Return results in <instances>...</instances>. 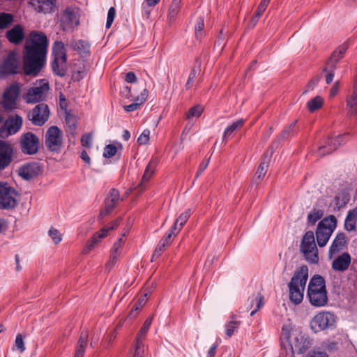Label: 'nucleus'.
Returning a JSON list of instances; mask_svg holds the SVG:
<instances>
[{"label":"nucleus","instance_id":"19","mask_svg":"<svg viewBox=\"0 0 357 357\" xmlns=\"http://www.w3.org/2000/svg\"><path fill=\"white\" fill-rule=\"evenodd\" d=\"M13 154L12 145L8 142L0 140V171L10 164Z\"/></svg>","mask_w":357,"mask_h":357},{"label":"nucleus","instance_id":"56","mask_svg":"<svg viewBox=\"0 0 357 357\" xmlns=\"http://www.w3.org/2000/svg\"><path fill=\"white\" fill-rule=\"evenodd\" d=\"M82 145L84 147L89 148L92 144L91 133L84 134L81 138Z\"/></svg>","mask_w":357,"mask_h":357},{"label":"nucleus","instance_id":"44","mask_svg":"<svg viewBox=\"0 0 357 357\" xmlns=\"http://www.w3.org/2000/svg\"><path fill=\"white\" fill-rule=\"evenodd\" d=\"M181 0H172L169 8L168 17L174 19L178 14L180 9Z\"/></svg>","mask_w":357,"mask_h":357},{"label":"nucleus","instance_id":"54","mask_svg":"<svg viewBox=\"0 0 357 357\" xmlns=\"http://www.w3.org/2000/svg\"><path fill=\"white\" fill-rule=\"evenodd\" d=\"M15 346L16 347L17 349L20 353L24 352L25 350V347H24V341L22 339V336L20 333L17 334L16 336Z\"/></svg>","mask_w":357,"mask_h":357},{"label":"nucleus","instance_id":"10","mask_svg":"<svg viewBox=\"0 0 357 357\" xmlns=\"http://www.w3.org/2000/svg\"><path fill=\"white\" fill-rule=\"evenodd\" d=\"M17 191L7 183L0 181V209L11 210L16 207Z\"/></svg>","mask_w":357,"mask_h":357},{"label":"nucleus","instance_id":"15","mask_svg":"<svg viewBox=\"0 0 357 357\" xmlns=\"http://www.w3.org/2000/svg\"><path fill=\"white\" fill-rule=\"evenodd\" d=\"M349 135V133H344L339 135L335 138L328 137L324 144L319 147L318 154L320 156H325L335 151L340 146L346 142L345 138Z\"/></svg>","mask_w":357,"mask_h":357},{"label":"nucleus","instance_id":"27","mask_svg":"<svg viewBox=\"0 0 357 357\" xmlns=\"http://www.w3.org/2000/svg\"><path fill=\"white\" fill-rule=\"evenodd\" d=\"M357 207L349 210L344 220V228L348 232L354 231L357 227Z\"/></svg>","mask_w":357,"mask_h":357},{"label":"nucleus","instance_id":"41","mask_svg":"<svg viewBox=\"0 0 357 357\" xmlns=\"http://www.w3.org/2000/svg\"><path fill=\"white\" fill-rule=\"evenodd\" d=\"M14 20V16L11 13H0V29L8 28Z\"/></svg>","mask_w":357,"mask_h":357},{"label":"nucleus","instance_id":"49","mask_svg":"<svg viewBox=\"0 0 357 357\" xmlns=\"http://www.w3.org/2000/svg\"><path fill=\"white\" fill-rule=\"evenodd\" d=\"M191 215L190 209L182 213L176 220V222L180 226V229L183 227Z\"/></svg>","mask_w":357,"mask_h":357},{"label":"nucleus","instance_id":"24","mask_svg":"<svg viewBox=\"0 0 357 357\" xmlns=\"http://www.w3.org/2000/svg\"><path fill=\"white\" fill-rule=\"evenodd\" d=\"M351 257L349 252H343L332 262V268L335 271L344 272L351 264Z\"/></svg>","mask_w":357,"mask_h":357},{"label":"nucleus","instance_id":"25","mask_svg":"<svg viewBox=\"0 0 357 357\" xmlns=\"http://www.w3.org/2000/svg\"><path fill=\"white\" fill-rule=\"evenodd\" d=\"M56 0H31L30 4L38 13H52L56 7Z\"/></svg>","mask_w":357,"mask_h":357},{"label":"nucleus","instance_id":"4","mask_svg":"<svg viewBox=\"0 0 357 357\" xmlns=\"http://www.w3.org/2000/svg\"><path fill=\"white\" fill-rule=\"evenodd\" d=\"M337 225V220L334 215H329L318 223L316 229V238L318 245L324 247Z\"/></svg>","mask_w":357,"mask_h":357},{"label":"nucleus","instance_id":"37","mask_svg":"<svg viewBox=\"0 0 357 357\" xmlns=\"http://www.w3.org/2000/svg\"><path fill=\"white\" fill-rule=\"evenodd\" d=\"M245 120L243 119H238L234 122H233L230 126H229L223 133L222 141L225 144L227 140V137L230 136L233 132H234L237 128L242 127L244 125Z\"/></svg>","mask_w":357,"mask_h":357},{"label":"nucleus","instance_id":"48","mask_svg":"<svg viewBox=\"0 0 357 357\" xmlns=\"http://www.w3.org/2000/svg\"><path fill=\"white\" fill-rule=\"evenodd\" d=\"M204 29V20L203 17H199L197 19L195 25V36L197 38H201L202 36V31Z\"/></svg>","mask_w":357,"mask_h":357},{"label":"nucleus","instance_id":"6","mask_svg":"<svg viewBox=\"0 0 357 357\" xmlns=\"http://www.w3.org/2000/svg\"><path fill=\"white\" fill-rule=\"evenodd\" d=\"M22 84L13 82L5 88L1 105L6 112H13L17 108V101L21 93Z\"/></svg>","mask_w":357,"mask_h":357},{"label":"nucleus","instance_id":"36","mask_svg":"<svg viewBox=\"0 0 357 357\" xmlns=\"http://www.w3.org/2000/svg\"><path fill=\"white\" fill-rule=\"evenodd\" d=\"M65 121L67 126L66 132L70 135H74L77 130V120L76 116L72 114L70 112H66V114H65Z\"/></svg>","mask_w":357,"mask_h":357},{"label":"nucleus","instance_id":"22","mask_svg":"<svg viewBox=\"0 0 357 357\" xmlns=\"http://www.w3.org/2000/svg\"><path fill=\"white\" fill-rule=\"evenodd\" d=\"M158 163V160L156 158H152L149 161L143 174L142 182L139 183L136 188H135V189L137 190L138 193H142L145 190L146 186L144 183L149 181L155 170Z\"/></svg>","mask_w":357,"mask_h":357},{"label":"nucleus","instance_id":"52","mask_svg":"<svg viewBox=\"0 0 357 357\" xmlns=\"http://www.w3.org/2000/svg\"><path fill=\"white\" fill-rule=\"evenodd\" d=\"M149 135L150 131L149 130H144L142 134L139 136L137 139V143L139 145H145L149 142Z\"/></svg>","mask_w":357,"mask_h":357},{"label":"nucleus","instance_id":"7","mask_svg":"<svg viewBox=\"0 0 357 357\" xmlns=\"http://www.w3.org/2000/svg\"><path fill=\"white\" fill-rule=\"evenodd\" d=\"M81 10L76 6H67L61 13L60 24L63 31L73 30L79 25Z\"/></svg>","mask_w":357,"mask_h":357},{"label":"nucleus","instance_id":"47","mask_svg":"<svg viewBox=\"0 0 357 357\" xmlns=\"http://www.w3.org/2000/svg\"><path fill=\"white\" fill-rule=\"evenodd\" d=\"M134 354L132 357H144V344L138 340L134 344Z\"/></svg>","mask_w":357,"mask_h":357},{"label":"nucleus","instance_id":"38","mask_svg":"<svg viewBox=\"0 0 357 357\" xmlns=\"http://www.w3.org/2000/svg\"><path fill=\"white\" fill-rule=\"evenodd\" d=\"M152 321H153V316H149V317L146 318V319L145 320V321L143 324V326L140 328L139 333H137V335L135 337V342H137V340H138L142 343H144L143 337H145V335H146V333L151 325Z\"/></svg>","mask_w":357,"mask_h":357},{"label":"nucleus","instance_id":"17","mask_svg":"<svg viewBox=\"0 0 357 357\" xmlns=\"http://www.w3.org/2000/svg\"><path fill=\"white\" fill-rule=\"evenodd\" d=\"M119 200V191L116 188H112L104 201V207L100 212L98 220L103 219L105 216L109 215L118 205Z\"/></svg>","mask_w":357,"mask_h":357},{"label":"nucleus","instance_id":"14","mask_svg":"<svg viewBox=\"0 0 357 357\" xmlns=\"http://www.w3.org/2000/svg\"><path fill=\"white\" fill-rule=\"evenodd\" d=\"M50 113L48 105L40 103L28 114V119L34 126H42L47 121Z\"/></svg>","mask_w":357,"mask_h":357},{"label":"nucleus","instance_id":"35","mask_svg":"<svg viewBox=\"0 0 357 357\" xmlns=\"http://www.w3.org/2000/svg\"><path fill=\"white\" fill-rule=\"evenodd\" d=\"M73 50L77 51L79 54L89 55L90 54V44L84 40H78L71 44Z\"/></svg>","mask_w":357,"mask_h":357},{"label":"nucleus","instance_id":"60","mask_svg":"<svg viewBox=\"0 0 357 357\" xmlns=\"http://www.w3.org/2000/svg\"><path fill=\"white\" fill-rule=\"evenodd\" d=\"M209 160L210 158L208 159H206L204 160H203L200 164H199V170L198 172H197V174H196V176H195V178H198L200 174L206 169V168L208 167V163H209Z\"/></svg>","mask_w":357,"mask_h":357},{"label":"nucleus","instance_id":"33","mask_svg":"<svg viewBox=\"0 0 357 357\" xmlns=\"http://www.w3.org/2000/svg\"><path fill=\"white\" fill-rule=\"evenodd\" d=\"M22 123V118L17 114H16L15 117L10 119L9 121L6 122L8 134L13 135L17 132L20 130Z\"/></svg>","mask_w":357,"mask_h":357},{"label":"nucleus","instance_id":"5","mask_svg":"<svg viewBox=\"0 0 357 357\" xmlns=\"http://www.w3.org/2000/svg\"><path fill=\"white\" fill-rule=\"evenodd\" d=\"M300 250L309 263L316 264L319 262L318 250L312 231L310 230L304 234L301 242Z\"/></svg>","mask_w":357,"mask_h":357},{"label":"nucleus","instance_id":"64","mask_svg":"<svg viewBox=\"0 0 357 357\" xmlns=\"http://www.w3.org/2000/svg\"><path fill=\"white\" fill-rule=\"evenodd\" d=\"M306 357H328V354L325 352H309Z\"/></svg>","mask_w":357,"mask_h":357},{"label":"nucleus","instance_id":"16","mask_svg":"<svg viewBox=\"0 0 357 357\" xmlns=\"http://www.w3.org/2000/svg\"><path fill=\"white\" fill-rule=\"evenodd\" d=\"M50 89L49 83L45 82L39 86L31 87L23 95L26 103H36L45 99V92Z\"/></svg>","mask_w":357,"mask_h":357},{"label":"nucleus","instance_id":"31","mask_svg":"<svg viewBox=\"0 0 357 357\" xmlns=\"http://www.w3.org/2000/svg\"><path fill=\"white\" fill-rule=\"evenodd\" d=\"M349 200V193L345 190L340 191L334 197V202L335 204V210L340 211L342 208L346 206Z\"/></svg>","mask_w":357,"mask_h":357},{"label":"nucleus","instance_id":"23","mask_svg":"<svg viewBox=\"0 0 357 357\" xmlns=\"http://www.w3.org/2000/svg\"><path fill=\"white\" fill-rule=\"evenodd\" d=\"M349 45L347 43H343L342 45L338 47L331 54V57L326 63V67L324 68V71L326 72L329 68L331 69L336 68V64L343 57L344 53L348 49Z\"/></svg>","mask_w":357,"mask_h":357},{"label":"nucleus","instance_id":"1","mask_svg":"<svg viewBox=\"0 0 357 357\" xmlns=\"http://www.w3.org/2000/svg\"><path fill=\"white\" fill-rule=\"evenodd\" d=\"M49 40L45 33L32 31L23 50V70L26 76H37L45 67Z\"/></svg>","mask_w":357,"mask_h":357},{"label":"nucleus","instance_id":"57","mask_svg":"<svg viewBox=\"0 0 357 357\" xmlns=\"http://www.w3.org/2000/svg\"><path fill=\"white\" fill-rule=\"evenodd\" d=\"M149 96V91L146 89H144L140 93L139 96H138L135 99V102H138V104H140V106L145 102Z\"/></svg>","mask_w":357,"mask_h":357},{"label":"nucleus","instance_id":"20","mask_svg":"<svg viewBox=\"0 0 357 357\" xmlns=\"http://www.w3.org/2000/svg\"><path fill=\"white\" fill-rule=\"evenodd\" d=\"M5 37L8 41L13 45H20L25 38L24 27L21 24H15L11 29L6 31Z\"/></svg>","mask_w":357,"mask_h":357},{"label":"nucleus","instance_id":"42","mask_svg":"<svg viewBox=\"0 0 357 357\" xmlns=\"http://www.w3.org/2000/svg\"><path fill=\"white\" fill-rule=\"evenodd\" d=\"M323 102V98L317 96L307 102V109L310 112H314L322 107Z\"/></svg>","mask_w":357,"mask_h":357},{"label":"nucleus","instance_id":"62","mask_svg":"<svg viewBox=\"0 0 357 357\" xmlns=\"http://www.w3.org/2000/svg\"><path fill=\"white\" fill-rule=\"evenodd\" d=\"M125 80L128 83H135L137 81L136 75L133 72H128L126 75Z\"/></svg>","mask_w":357,"mask_h":357},{"label":"nucleus","instance_id":"58","mask_svg":"<svg viewBox=\"0 0 357 357\" xmlns=\"http://www.w3.org/2000/svg\"><path fill=\"white\" fill-rule=\"evenodd\" d=\"M119 256L110 253L109 259L105 264V269L109 271L114 266Z\"/></svg>","mask_w":357,"mask_h":357},{"label":"nucleus","instance_id":"39","mask_svg":"<svg viewBox=\"0 0 357 357\" xmlns=\"http://www.w3.org/2000/svg\"><path fill=\"white\" fill-rule=\"evenodd\" d=\"M149 293H145L138 299V301L133 305L131 311L130 312L129 317L131 318L135 317L138 311L146 304Z\"/></svg>","mask_w":357,"mask_h":357},{"label":"nucleus","instance_id":"12","mask_svg":"<svg viewBox=\"0 0 357 357\" xmlns=\"http://www.w3.org/2000/svg\"><path fill=\"white\" fill-rule=\"evenodd\" d=\"M122 218L118 217L115 220L111 222L107 225L101 229L99 231L96 232L92 237L88 241L84 249V252H90L96 245H97L102 239L105 238L109 231L114 229L121 222Z\"/></svg>","mask_w":357,"mask_h":357},{"label":"nucleus","instance_id":"13","mask_svg":"<svg viewBox=\"0 0 357 357\" xmlns=\"http://www.w3.org/2000/svg\"><path fill=\"white\" fill-rule=\"evenodd\" d=\"M62 131L57 126L50 127L45 134V145L50 151H59L62 146Z\"/></svg>","mask_w":357,"mask_h":357},{"label":"nucleus","instance_id":"50","mask_svg":"<svg viewBox=\"0 0 357 357\" xmlns=\"http://www.w3.org/2000/svg\"><path fill=\"white\" fill-rule=\"evenodd\" d=\"M197 70L193 68L191 70H190V75H189V77H188V79L187 80V82L185 85V88L186 90H189L192 88V85H193V83H194V81L197 77Z\"/></svg>","mask_w":357,"mask_h":357},{"label":"nucleus","instance_id":"43","mask_svg":"<svg viewBox=\"0 0 357 357\" xmlns=\"http://www.w3.org/2000/svg\"><path fill=\"white\" fill-rule=\"evenodd\" d=\"M204 112V107L201 105H196L190 107L185 114V119L190 120L192 118H199Z\"/></svg>","mask_w":357,"mask_h":357},{"label":"nucleus","instance_id":"29","mask_svg":"<svg viewBox=\"0 0 357 357\" xmlns=\"http://www.w3.org/2000/svg\"><path fill=\"white\" fill-rule=\"evenodd\" d=\"M272 154L273 151H271L270 153H268V151H266V153H264L262 160L256 172V175L258 179H262L264 177L267 172V169L268 167L269 162L271 160Z\"/></svg>","mask_w":357,"mask_h":357},{"label":"nucleus","instance_id":"21","mask_svg":"<svg viewBox=\"0 0 357 357\" xmlns=\"http://www.w3.org/2000/svg\"><path fill=\"white\" fill-rule=\"evenodd\" d=\"M347 241L346 234L342 231L338 232L329 248V257L332 258L333 255L343 250L345 248H347Z\"/></svg>","mask_w":357,"mask_h":357},{"label":"nucleus","instance_id":"40","mask_svg":"<svg viewBox=\"0 0 357 357\" xmlns=\"http://www.w3.org/2000/svg\"><path fill=\"white\" fill-rule=\"evenodd\" d=\"M324 214V212L323 210L313 208L312 211L307 215V224L314 225L318 220L323 218Z\"/></svg>","mask_w":357,"mask_h":357},{"label":"nucleus","instance_id":"46","mask_svg":"<svg viewBox=\"0 0 357 357\" xmlns=\"http://www.w3.org/2000/svg\"><path fill=\"white\" fill-rule=\"evenodd\" d=\"M117 153V148L114 144L106 145L104 148L103 157L105 158H111Z\"/></svg>","mask_w":357,"mask_h":357},{"label":"nucleus","instance_id":"28","mask_svg":"<svg viewBox=\"0 0 357 357\" xmlns=\"http://www.w3.org/2000/svg\"><path fill=\"white\" fill-rule=\"evenodd\" d=\"M296 123L297 121L296 120L282 131L280 135L272 142V144L271 146V151H273L274 148L277 149L280 145L282 142L287 139L290 136L291 133L294 130V128Z\"/></svg>","mask_w":357,"mask_h":357},{"label":"nucleus","instance_id":"63","mask_svg":"<svg viewBox=\"0 0 357 357\" xmlns=\"http://www.w3.org/2000/svg\"><path fill=\"white\" fill-rule=\"evenodd\" d=\"M334 70L335 69L332 70L331 68H329L328 70L326 72L328 73L326 76V82L327 84H330L332 82L334 77Z\"/></svg>","mask_w":357,"mask_h":357},{"label":"nucleus","instance_id":"18","mask_svg":"<svg viewBox=\"0 0 357 357\" xmlns=\"http://www.w3.org/2000/svg\"><path fill=\"white\" fill-rule=\"evenodd\" d=\"M43 172V165L38 162H28L19 169V175L26 181H30Z\"/></svg>","mask_w":357,"mask_h":357},{"label":"nucleus","instance_id":"45","mask_svg":"<svg viewBox=\"0 0 357 357\" xmlns=\"http://www.w3.org/2000/svg\"><path fill=\"white\" fill-rule=\"evenodd\" d=\"M240 324H241V321H238L236 320H232V321H229V323L226 324V325H225L226 335L229 337H231L234 335L235 331L239 327Z\"/></svg>","mask_w":357,"mask_h":357},{"label":"nucleus","instance_id":"3","mask_svg":"<svg viewBox=\"0 0 357 357\" xmlns=\"http://www.w3.org/2000/svg\"><path fill=\"white\" fill-rule=\"evenodd\" d=\"M307 279L308 268L306 265H303L295 271L288 284L289 299L295 305L300 304L303 300V294Z\"/></svg>","mask_w":357,"mask_h":357},{"label":"nucleus","instance_id":"61","mask_svg":"<svg viewBox=\"0 0 357 357\" xmlns=\"http://www.w3.org/2000/svg\"><path fill=\"white\" fill-rule=\"evenodd\" d=\"M172 235L167 233L160 241L161 242V246H166L169 245L172 241Z\"/></svg>","mask_w":357,"mask_h":357},{"label":"nucleus","instance_id":"55","mask_svg":"<svg viewBox=\"0 0 357 357\" xmlns=\"http://www.w3.org/2000/svg\"><path fill=\"white\" fill-rule=\"evenodd\" d=\"M321 79L320 75H317L314 77H313L307 84L306 86V89L303 91V93H306L310 90H312L319 83V80Z\"/></svg>","mask_w":357,"mask_h":357},{"label":"nucleus","instance_id":"32","mask_svg":"<svg viewBox=\"0 0 357 357\" xmlns=\"http://www.w3.org/2000/svg\"><path fill=\"white\" fill-rule=\"evenodd\" d=\"M311 346V340L308 336L301 335L296 338L295 347L298 354L305 353Z\"/></svg>","mask_w":357,"mask_h":357},{"label":"nucleus","instance_id":"11","mask_svg":"<svg viewBox=\"0 0 357 357\" xmlns=\"http://www.w3.org/2000/svg\"><path fill=\"white\" fill-rule=\"evenodd\" d=\"M335 324V317L333 313L322 312L313 317L310 322V327L314 333H318L334 326Z\"/></svg>","mask_w":357,"mask_h":357},{"label":"nucleus","instance_id":"2","mask_svg":"<svg viewBox=\"0 0 357 357\" xmlns=\"http://www.w3.org/2000/svg\"><path fill=\"white\" fill-rule=\"evenodd\" d=\"M307 295L310 303L314 307L325 306L328 301L324 278L320 275H313L308 284Z\"/></svg>","mask_w":357,"mask_h":357},{"label":"nucleus","instance_id":"34","mask_svg":"<svg viewBox=\"0 0 357 357\" xmlns=\"http://www.w3.org/2000/svg\"><path fill=\"white\" fill-rule=\"evenodd\" d=\"M51 68L53 73L60 77H63L66 75L68 71L67 60L57 61L56 64L54 63V61L51 62Z\"/></svg>","mask_w":357,"mask_h":357},{"label":"nucleus","instance_id":"53","mask_svg":"<svg viewBox=\"0 0 357 357\" xmlns=\"http://www.w3.org/2000/svg\"><path fill=\"white\" fill-rule=\"evenodd\" d=\"M116 15V10L114 7H111L107 13L106 28L109 29L111 27Z\"/></svg>","mask_w":357,"mask_h":357},{"label":"nucleus","instance_id":"51","mask_svg":"<svg viewBox=\"0 0 357 357\" xmlns=\"http://www.w3.org/2000/svg\"><path fill=\"white\" fill-rule=\"evenodd\" d=\"M49 235L52 238L55 244H58L61 241V235L60 232L55 228L51 227L49 230Z\"/></svg>","mask_w":357,"mask_h":357},{"label":"nucleus","instance_id":"8","mask_svg":"<svg viewBox=\"0 0 357 357\" xmlns=\"http://www.w3.org/2000/svg\"><path fill=\"white\" fill-rule=\"evenodd\" d=\"M20 73V63L17 53L10 51L0 63V79Z\"/></svg>","mask_w":357,"mask_h":357},{"label":"nucleus","instance_id":"26","mask_svg":"<svg viewBox=\"0 0 357 357\" xmlns=\"http://www.w3.org/2000/svg\"><path fill=\"white\" fill-rule=\"evenodd\" d=\"M52 56L53 57L52 61L56 65L57 61L67 60V52L65 45L61 41H55L52 45Z\"/></svg>","mask_w":357,"mask_h":357},{"label":"nucleus","instance_id":"59","mask_svg":"<svg viewBox=\"0 0 357 357\" xmlns=\"http://www.w3.org/2000/svg\"><path fill=\"white\" fill-rule=\"evenodd\" d=\"M59 106L61 110L64 111V113L66 114V112H69L68 110V100L65 98L64 95L62 93L59 96Z\"/></svg>","mask_w":357,"mask_h":357},{"label":"nucleus","instance_id":"9","mask_svg":"<svg viewBox=\"0 0 357 357\" xmlns=\"http://www.w3.org/2000/svg\"><path fill=\"white\" fill-rule=\"evenodd\" d=\"M19 146L21 152L24 155H35L40 148V139L32 132H24L20 137Z\"/></svg>","mask_w":357,"mask_h":357},{"label":"nucleus","instance_id":"30","mask_svg":"<svg viewBox=\"0 0 357 357\" xmlns=\"http://www.w3.org/2000/svg\"><path fill=\"white\" fill-rule=\"evenodd\" d=\"M88 333L82 331L79 337L77 345L76 347L74 357H84L85 349L87 346Z\"/></svg>","mask_w":357,"mask_h":357}]
</instances>
